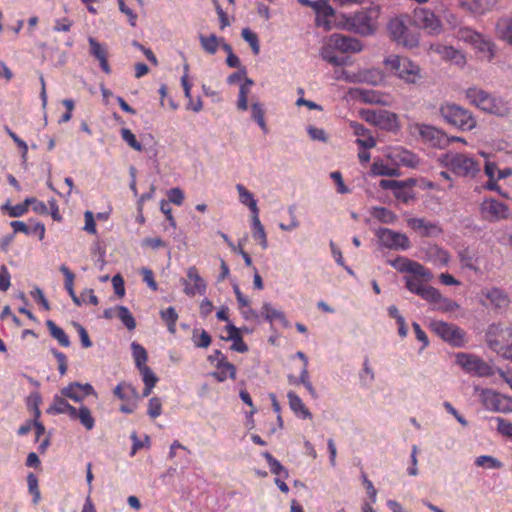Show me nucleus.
<instances>
[{
    "instance_id": "3",
    "label": "nucleus",
    "mask_w": 512,
    "mask_h": 512,
    "mask_svg": "<svg viewBox=\"0 0 512 512\" xmlns=\"http://www.w3.org/2000/svg\"><path fill=\"white\" fill-rule=\"evenodd\" d=\"M440 164L457 177H475L480 164L473 157L458 152H447L439 156Z\"/></svg>"
},
{
    "instance_id": "36",
    "label": "nucleus",
    "mask_w": 512,
    "mask_h": 512,
    "mask_svg": "<svg viewBox=\"0 0 512 512\" xmlns=\"http://www.w3.org/2000/svg\"><path fill=\"white\" fill-rule=\"evenodd\" d=\"M361 99L369 104L389 105L390 101L387 95L372 89L360 90Z\"/></svg>"
},
{
    "instance_id": "8",
    "label": "nucleus",
    "mask_w": 512,
    "mask_h": 512,
    "mask_svg": "<svg viewBox=\"0 0 512 512\" xmlns=\"http://www.w3.org/2000/svg\"><path fill=\"white\" fill-rule=\"evenodd\" d=\"M360 116L363 120L382 130L395 131L399 128L398 116L384 109H362Z\"/></svg>"
},
{
    "instance_id": "60",
    "label": "nucleus",
    "mask_w": 512,
    "mask_h": 512,
    "mask_svg": "<svg viewBox=\"0 0 512 512\" xmlns=\"http://www.w3.org/2000/svg\"><path fill=\"white\" fill-rule=\"evenodd\" d=\"M26 204H28V207L31 206L32 210L38 214H48L47 204L37 200L36 198H27Z\"/></svg>"
},
{
    "instance_id": "58",
    "label": "nucleus",
    "mask_w": 512,
    "mask_h": 512,
    "mask_svg": "<svg viewBox=\"0 0 512 512\" xmlns=\"http://www.w3.org/2000/svg\"><path fill=\"white\" fill-rule=\"evenodd\" d=\"M72 326L75 328L76 332L81 341V345L83 348H90L92 346V341L88 335L87 330L79 323L72 322Z\"/></svg>"
},
{
    "instance_id": "27",
    "label": "nucleus",
    "mask_w": 512,
    "mask_h": 512,
    "mask_svg": "<svg viewBox=\"0 0 512 512\" xmlns=\"http://www.w3.org/2000/svg\"><path fill=\"white\" fill-rule=\"evenodd\" d=\"M496 37L512 46V16L500 17L495 25Z\"/></svg>"
},
{
    "instance_id": "29",
    "label": "nucleus",
    "mask_w": 512,
    "mask_h": 512,
    "mask_svg": "<svg viewBox=\"0 0 512 512\" xmlns=\"http://www.w3.org/2000/svg\"><path fill=\"white\" fill-rule=\"evenodd\" d=\"M316 25L319 27H323L325 30H330L332 28V19L334 17L333 8L328 5L326 0H323L319 9L316 11Z\"/></svg>"
},
{
    "instance_id": "17",
    "label": "nucleus",
    "mask_w": 512,
    "mask_h": 512,
    "mask_svg": "<svg viewBox=\"0 0 512 512\" xmlns=\"http://www.w3.org/2000/svg\"><path fill=\"white\" fill-rule=\"evenodd\" d=\"M481 399L487 409L504 413L512 411V400L493 390H483L481 393Z\"/></svg>"
},
{
    "instance_id": "1",
    "label": "nucleus",
    "mask_w": 512,
    "mask_h": 512,
    "mask_svg": "<svg viewBox=\"0 0 512 512\" xmlns=\"http://www.w3.org/2000/svg\"><path fill=\"white\" fill-rule=\"evenodd\" d=\"M362 43L351 36L334 33L330 35L320 49V56L323 60L335 66H343L346 63L344 57L336 55V51L341 53H357L362 50Z\"/></svg>"
},
{
    "instance_id": "22",
    "label": "nucleus",
    "mask_w": 512,
    "mask_h": 512,
    "mask_svg": "<svg viewBox=\"0 0 512 512\" xmlns=\"http://www.w3.org/2000/svg\"><path fill=\"white\" fill-rule=\"evenodd\" d=\"M481 110L499 117H505L510 113L508 102L490 93L484 98Z\"/></svg>"
},
{
    "instance_id": "31",
    "label": "nucleus",
    "mask_w": 512,
    "mask_h": 512,
    "mask_svg": "<svg viewBox=\"0 0 512 512\" xmlns=\"http://www.w3.org/2000/svg\"><path fill=\"white\" fill-rule=\"evenodd\" d=\"M290 409L303 419L312 418L311 412L303 403L302 399L293 391L287 393Z\"/></svg>"
},
{
    "instance_id": "40",
    "label": "nucleus",
    "mask_w": 512,
    "mask_h": 512,
    "mask_svg": "<svg viewBox=\"0 0 512 512\" xmlns=\"http://www.w3.org/2000/svg\"><path fill=\"white\" fill-rule=\"evenodd\" d=\"M261 314L265 317V319L269 322L279 321L281 323L287 324V320L285 315L280 310L275 309L269 303H264L262 306Z\"/></svg>"
},
{
    "instance_id": "23",
    "label": "nucleus",
    "mask_w": 512,
    "mask_h": 512,
    "mask_svg": "<svg viewBox=\"0 0 512 512\" xmlns=\"http://www.w3.org/2000/svg\"><path fill=\"white\" fill-rule=\"evenodd\" d=\"M66 415H68L71 420L79 421L86 430H92L95 426V419L90 409L86 406L76 408L66 403Z\"/></svg>"
},
{
    "instance_id": "7",
    "label": "nucleus",
    "mask_w": 512,
    "mask_h": 512,
    "mask_svg": "<svg viewBox=\"0 0 512 512\" xmlns=\"http://www.w3.org/2000/svg\"><path fill=\"white\" fill-rule=\"evenodd\" d=\"M430 329L453 347H464L467 343L466 332L456 324L435 320L430 323Z\"/></svg>"
},
{
    "instance_id": "18",
    "label": "nucleus",
    "mask_w": 512,
    "mask_h": 512,
    "mask_svg": "<svg viewBox=\"0 0 512 512\" xmlns=\"http://www.w3.org/2000/svg\"><path fill=\"white\" fill-rule=\"evenodd\" d=\"M417 129L421 138L433 147L444 148L450 143L449 137L433 126L421 124Z\"/></svg>"
},
{
    "instance_id": "54",
    "label": "nucleus",
    "mask_w": 512,
    "mask_h": 512,
    "mask_svg": "<svg viewBox=\"0 0 512 512\" xmlns=\"http://www.w3.org/2000/svg\"><path fill=\"white\" fill-rule=\"evenodd\" d=\"M117 312L119 319L127 327V329L133 330L136 327L135 319L127 307L118 306Z\"/></svg>"
},
{
    "instance_id": "44",
    "label": "nucleus",
    "mask_w": 512,
    "mask_h": 512,
    "mask_svg": "<svg viewBox=\"0 0 512 512\" xmlns=\"http://www.w3.org/2000/svg\"><path fill=\"white\" fill-rule=\"evenodd\" d=\"M481 36V33L468 27L460 28L457 32V38L459 40L469 43L472 46L477 44Z\"/></svg>"
},
{
    "instance_id": "25",
    "label": "nucleus",
    "mask_w": 512,
    "mask_h": 512,
    "mask_svg": "<svg viewBox=\"0 0 512 512\" xmlns=\"http://www.w3.org/2000/svg\"><path fill=\"white\" fill-rule=\"evenodd\" d=\"M95 395L96 392L93 386L89 383L80 384L78 382L70 383L66 386V398L75 402H82L86 397Z\"/></svg>"
},
{
    "instance_id": "13",
    "label": "nucleus",
    "mask_w": 512,
    "mask_h": 512,
    "mask_svg": "<svg viewBox=\"0 0 512 512\" xmlns=\"http://www.w3.org/2000/svg\"><path fill=\"white\" fill-rule=\"evenodd\" d=\"M379 14V8L374 7L360 11L353 17V26L356 31L362 35L373 34L376 29V18Z\"/></svg>"
},
{
    "instance_id": "35",
    "label": "nucleus",
    "mask_w": 512,
    "mask_h": 512,
    "mask_svg": "<svg viewBox=\"0 0 512 512\" xmlns=\"http://www.w3.org/2000/svg\"><path fill=\"white\" fill-rule=\"evenodd\" d=\"M252 237L255 241L259 242L263 250L268 248L267 235L259 219V215L252 216Z\"/></svg>"
},
{
    "instance_id": "49",
    "label": "nucleus",
    "mask_w": 512,
    "mask_h": 512,
    "mask_svg": "<svg viewBox=\"0 0 512 512\" xmlns=\"http://www.w3.org/2000/svg\"><path fill=\"white\" fill-rule=\"evenodd\" d=\"M404 186H406V185L403 181H397V180L382 179L379 182L380 188H382L384 190H392L394 193V196L396 198L402 197L401 191L403 190Z\"/></svg>"
},
{
    "instance_id": "28",
    "label": "nucleus",
    "mask_w": 512,
    "mask_h": 512,
    "mask_svg": "<svg viewBox=\"0 0 512 512\" xmlns=\"http://www.w3.org/2000/svg\"><path fill=\"white\" fill-rule=\"evenodd\" d=\"M215 367L216 371L212 372L211 376L218 382H224L227 379H236V367L234 364L228 362V360L221 358V363H216Z\"/></svg>"
},
{
    "instance_id": "46",
    "label": "nucleus",
    "mask_w": 512,
    "mask_h": 512,
    "mask_svg": "<svg viewBox=\"0 0 512 512\" xmlns=\"http://www.w3.org/2000/svg\"><path fill=\"white\" fill-rule=\"evenodd\" d=\"M251 113L253 120L258 123V125L260 126L264 133H267L268 128L264 119L265 110L263 108V105L259 102L253 103L251 105Z\"/></svg>"
},
{
    "instance_id": "47",
    "label": "nucleus",
    "mask_w": 512,
    "mask_h": 512,
    "mask_svg": "<svg viewBox=\"0 0 512 512\" xmlns=\"http://www.w3.org/2000/svg\"><path fill=\"white\" fill-rule=\"evenodd\" d=\"M371 173L378 176H398V169L383 162L375 161L371 166Z\"/></svg>"
},
{
    "instance_id": "21",
    "label": "nucleus",
    "mask_w": 512,
    "mask_h": 512,
    "mask_svg": "<svg viewBox=\"0 0 512 512\" xmlns=\"http://www.w3.org/2000/svg\"><path fill=\"white\" fill-rule=\"evenodd\" d=\"M407 225L414 230L421 237H431L442 233V228L424 218H410L407 220Z\"/></svg>"
},
{
    "instance_id": "4",
    "label": "nucleus",
    "mask_w": 512,
    "mask_h": 512,
    "mask_svg": "<svg viewBox=\"0 0 512 512\" xmlns=\"http://www.w3.org/2000/svg\"><path fill=\"white\" fill-rule=\"evenodd\" d=\"M385 68L407 84H416L421 80V68L408 57L389 55L383 61Z\"/></svg>"
},
{
    "instance_id": "55",
    "label": "nucleus",
    "mask_w": 512,
    "mask_h": 512,
    "mask_svg": "<svg viewBox=\"0 0 512 512\" xmlns=\"http://www.w3.org/2000/svg\"><path fill=\"white\" fill-rule=\"evenodd\" d=\"M435 306L438 310L443 312H453L459 308V305L455 301L443 297L441 294L440 299L435 302Z\"/></svg>"
},
{
    "instance_id": "61",
    "label": "nucleus",
    "mask_w": 512,
    "mask_h": 512,
    "mask_svg": "<svg viewBox=\"0 0 512 512\" xmlns=\"http://www.w3.org/2000/svg\"><path fill=\"white\" fill-rule=\"evenodd\" d=\"M168 199L175 205H182L184 201V193L180 188H172L168 191Z\"/></svg>"
},
{
    "instance_id": "64",
    "label": "nucleus",
    "mask_w": 512,
    "mask_h": 512,
    "mask_svg": "<svg viewBox=\"0 0 512 512\" xmlns=\"http://www.w3.org/2000/svg\"><path fill=\"white\" fill-rule=\"evenodd\" d=\"M142 246L156 250L166 247V243L159 237H147L143 239Z\"/></svg>"
},
{
    "instance_id": "51",
    "label": "nucleus",
    "mask_w": 512,
    "mask_h": 512,
    "mask_svg": "<svg viewBox=\"0 0 512 512\" xmlns=\"http://www.w3.org/2000/svg\"><path fill=\"white\" fill-rule=\"evenodd\" d=\"M475 465L478 467H484L489 469H500L503 467L502 462L489 455L478 456L475 459Z\"/></svg>"
},
{
    "instance_id": "33",
    "label": "nucleus",
    "mask_w": 512,
    "mask_h": 512,
    "mask_svg": "<svg viewBox=\"0 0 512 512\" xmlns=\"http://www.w3.org/2000/svg\"><path fill=\"white\" fill-rule=\"evenodd\" d=\"M236 190L239 194V201L241 204L247 206L253 215H259V209L257 206V201L254 198V195L247 190V188L243 184H237Z\"/></svg>"
},
{
    "instance_id": "32",
    "label": "nucleus",
    "mask_w": 512,
    "mask_h": 512,
    "mask_svg": "<svg viewBox=\"0 0 512 512\" xmlns=\"http://www.w3.org/2000/svg\"><path fill=\"white\" fill-rule=\"evenodd\" d=\"M138 370L144 382L142 397H148L156 386L158 377L149 366L140 367Z\"/></svg>"
},
{
    "instance_id": "5",
    "label": "nucleus",
    "mask_w": 512,
    "mask_h": 512,
    "mask_svg": "<svg viewBox=\"0 0 512 512\" xmlns=\"http://www.w3.org/2000/svg\"><path fill=\"white\" fill-rule=\"evenodd\" d=\"M488 346L503 358L512 360V327L489 325L486 332Z\"/></svg>"
},
{
    "instance_id": "63",
    "label": "nucleus",
    "mask_w": 512,
    "mask_h": 512,
    "mask_svg": "<svg viewBox=\"0 0 512 512\" xmlns=\"http://www.w3.org/2000/svg\"><path fill=\"white\" fill-rule=\"evenodd\" d=\"M307 132H308L310 138L313 139V140H318V141H322V142H326L327 141V134L324 131V129H322V128H317V127H314V126H309L307 128Z\"/></svg>"
},
{
    "instance_id": "57",
    "label": "nucleus",
    "mask_w": 512,
    "mask_h": 512,
    "mask_svg": "<svg viewBox=\"0 0 512 512\" xmlns=\"http://www.w3.org/2000/svg\"><path fill=\"white\" fill-rule=\"evenodd\" d=\"M162 413V403L158 397H152L148 403L147 414L155 419Z\"/></svg>"
},
{
    "instance_id": "14",
    "label": "nucleus",
    "mask_w": 512,
    "mask_h": 512,
    "mask_svg": "<svg viewBox=\"0 0 512 512\" xmlns=\"http://www.w3.org/2000/svg\"><path fill=\"white\" fill-rule=\"evenodd\" d=\"M456 363L465 371L475 373L478 376L491 374V367L484 360L472 354L458 353L456 355Z\"/></svg>"
},
{
    "instance_id": "2",
    "label": "nucleus",
    "mask_w": 512,
    "mask_h": 512,
    "mask_svg": "<svg viewBox=\"0 0 512 512\" xmlns=\"http://www.w3.org/2000/svg\"><path fill=\"white\" fill-rule=\"evenodd\" d=\"M387 32L391 41L407 49L418 47L420 33L412 26V20L408 15H400L392 18L387 24Z\"/></svg>"
},
{
    "instance_id": "24",
    "label": "nucleus",
    "mask_w": 512,
    "mask_h": 512,
    "mask_svg": "<svg viewBox=\"0 0 512 512\" xmlns=\"http://www.w3.org/2000/svg\"><path fill=\"white\" fill-rule=\"evenodd\" d=\"M353 130L354 135L358 136L356 144L363 149H371L376 146V140L370 133V131L364 127L361 123L351 121L349 124Z\"/></svg>"
},
{
    "instance_id": "38",
    "label": "nucleus",
    "mask_w": 512,
    "mask_h": 512,
    "mask_svg": "<svg viewBox=\"0 0 512 512\" xmlns=\"http://www.w3.org/2000/svg\"><path fill=\"white\" fill-rule=\"evenodd\" d=\"M252 85L253 80L250 78H245L244 82L240 85L237 108L241 111L248 109V94L250 93Z\"/></svg>"
},
{
    "instance_id": "20",
    "label": "nucleus",
    "mask_w": 512,
    "mask_h": 512,
    "mask_svg": "<svg viewBox=\"0 0 512 512\" xmlns=\"http://www.w3.org/2000/svg\"><path fill=\"white\" fill-rule=\"evenodd\" d=\"M430 50L438 54L443 60L450 61L459 67H463L466 64V57L462 51L452 46L432 44Z\"/></svg>"
},
{
    "instance_id": "50",
    "label": "nucleus",
    "mask_w": 512,
    "mask_h": 512,
    "mask_svg": "<svg viewBox=\"0 0 512 512\" xmlns=\"http://www.w3.org/2000/svg\"><path fill=\"white\" fill-rule=\"evenodd\" d=\"M425 282L427 281L421 278L420 276L412 275L405 277L406 288L410 292L417 295H419L421 289H424V287L426 286Z\"/></svg>"
},
{
    "instance_id": "16",
    "label": "nucleus",
    "mask_w": 512,
    "mask_h": 512,
    "mask_svg": "<svg viewBox=\"0 0 512 512\" xmlns=\"http://www.w3.org/2000/svg\"><path fill=\"white\" fill-rule=\"evenodd\" d=\"M391 265L399 272H406L415 276H420L426 281H431L433 279V274L429 269L408 258L398 257L391 262Z\"/></svg>"
},
{
    "instance_id": "15",
    "label": "nucleus",
    "mask_w": 512,
    "mask_h": 512,
    "mask_svg": "<svg viewBox=\"0 0 512 512\" xmlns=\"http://www.w3.org/2000/svg\"><path fill=\"white\" fill-rule=\"evenodd\" d=\"M376 234L381 244L387 248L406 250L410 247L409 238L403 233L388 228H380Z\"/></svg>"
},
{
    "instance_id": "9",
    "label": "nucleus",
    "mask_w": 512,
    "mask_h": 512,
    "mask_svg": "<svg viewBox=\"0 0 512 512\" xmlns=\"http://www.w3.org/2000/svg\"><path fill=\"white\" fill-rule=\"evenodd\" d=\"M479 213L485 221L498 222L509 217L510 209L506 204L496 199L488 198L480 204Z\"/></svg>"
},
{
    "instance_id": "43",
    "label": "nucleus",
    "mask_w": 512,
    "mask_h": 512,
    "mask_svg": "<svg viewBox=\"0 0 512 512\" xmlns=\"http://www.w3.org/2000/svg\"><path fill=\"white\" fill-rule=\"evenodd\" d=\"M131 349L135 366L137 367V369L143 366H147L146 362L148 360V355L146 349L136 342H133L131 344Z\"/></svg>"
},
{
    "instance_id": "26",
    "label": "nucleus",
    "mask_w": 512,
    "mask_h": 512,
    "mask_svg": "<svg viewBox=\"0 0 512 512\" xmlns=\"http://www.w3.org/2000/svg\"><path fill=\"white\" fill-rule=\"evenodd\" d=\"M482 295L489 301V304L496 309L507 308L510 303L508 295L499 288L483 290Z\"/></svg>"
},
{
    "instance_id": "6",
    "label": "nucleus",
    "mask_w": 512,
    "mask_h": 512,
    "mask_svg": "<svg viewBox=\"0 0 512 512\" xmlns=\"http://www.w3.org/2000/svg\"><path fill=\"white\" fill-rule=\"evenodd\" d=\"M440 113L445 121L462 131H469L476 127V119L467 109L456 104H444Z\"/></svg>"
},
{
    "instance_id": "10",
    "label": "nucleus",
    "mask_w": 512,
    "mask_h": 512,
    "mask_svg": "<svg viewBox=\"0 0 512 512\" xmlns=\"http://www.w3.org/2000/svg\"><path fill=\"white\" fill-rule=\"evenodd\" d=\"M415 24L431 35H438L442 32V23L438 16L430 9L415 8L413 12Z\"/></svg>"
},
{
    "instance_id": "19",
    "label": "nucleus",
    "mask_w": 512,
    "mask_h": 512,
    "mask_svg": "<svg viewBox=\"0 0 512 512\" xmlns=\"http://www.w3.org/2000/svg\"><path fill=\"white\" fill-rule=\"evenodd\" d=\"M461 9L476 16H481L493 10L498 0H457Z\"/></svg>"
},
{
    "instance_id": "62",
    "label": "nucleus",
    "mask_w": 512,
    "mask_h": 512,
    "mask_svg": "<svg viewBox=\"0 0 512 512\" xmlns=\"http://www.w3.org/2000/svg\"><path fill=\"white\" fill-rule=\"evenodd\" d=\"M46 325L51 335L55 339H57L61 345H64V331L61 328L57 327L52 320H47Z\"/></svg>"
},
{
    "instance_id": "39",
    "label": "nucleus",
    "mask_w": 512,
    "mask_h": 512,
    "mask_svg": "<svg viewBox=\"0 0 512 512\" xmlns=\"http://www.w3.org/2000/svg\"><path fill=\"white\" fill-rule=\"evenodd\" d=\"M487 91L478 88L470 87L466 90V98L470 104L476 106L481 110L484 98L487 96Z\"/></svg>"
},
{
    "instance_id": "34",
    "label": "nucleus",
    "mask_w": 512,
    "mask_h": 512,
    "mask_svg": "<svg viewBox=\"0 0 512 512\" xmlns=\"http://www.w3.org/2000/svg\"><path fill=\"white\" fill-rule=\"evenodd\" d=\"M473 48L477 50L482 59H485L487 61L492 60L495 56L494 43L489 38H486L484 35H482L479 38V41L477 42L476 45L473 46Z\"/></svg>"
},
{
    "instance_id": "56",
    "label": "nucleus",
    "mask_w": 512,
    "mask_h": 512,
    "mask_svg": "<svg viewBox=\"0 0 512 512\" xmlns=\"http://www.w3.org/2000/svg\"><path fill=\"white\" fill-rule=\"evenodd\" d=\"M440 292L438 289L432 287V286H428L426 285L424 287V289H421L420 293L418 296H420L421 298H423L424 300L430 302V303H433L435 304V302L440 299Z\"/></svg>"
},
{
    "instance_id": "37",
    "label": "nucleus",
    "mask_w": 512,
    "mask_h": 512,
    "mask_svg": "<svg viewBox=\"0 0 512 512\" xmlns=\"http://www.w3.org/2000/svg\"><path fill=\"white\" fill-rule=\"evenodd\" d=\"M199 41L202 49L206 53L214 55L217 52L218 48L220 47L222 38L217 37L215 34H210L208 36L200 35Z\"/></svg>"
},
{
    "instance_id": "12",
    "label": "nucleus",
    "mask_w": 512,
    "mask_h": 512,
    "mask_svg": "<svg viewBox=\"0 0 512 512\" xmlns=\"http://www.w3.org/2000/svg\"><path fill=\"white\" fill-rule=\"evenodd\" d=\"M183 285V292L189 297L204 295L207 290L205 280L200 276L198 269L191 266L186 271V277L180 280Z\"/></svg>"
},
{
    "instance_id": "30",
    "label": "nucleus",
    "mask_w": 512,
    "mask_h": 512,
    "mask_svg": "<svg viewBox=\"0 0 512 512\" xmlns=\"http://www.w3.org/2000/svg\"><path fill=\"white\" fill-rule=\"evenodd\" d=\"M89 45H90V52L91 54L99 60L101 69L109 74L111 72L110 66L107 61V49L100 44L97 40L94 38H89Z\"/></svg>"
},
{
    "instance_id": "52",
    "label": "nucleus",
    "mask_w": 512,
    "mask_h": 512,
    "mask_svg": "<svg viewBox=\"0 0 512 512\" xmlns=\"http://www.w3.org/2000/svg\"><path fill=\"white\" fill-rule=\"evenodd\" d=\"M241 36L250 45L253 53L258 55L260 52V45L257 34L249 28H244L242 29Z\"/></svg>"
},
{
    "instance_id": "48",
    "label": "nucleus",
    "mask_w": 512,
    "mask_h": 512,
    "mask_svg": "<svg viewBox=\"0 0 512 512\" xmlns=\"http://www.w3.org/2000/svg\"><path fill=\"white\" fill-rule=\"evenodd\" d=\"M192 341L198 348H208L212 339L207 331L194 329L192 332Z\"/></svg>"
},
{
    "instance_id": "42",
    "label": "nucleus",
    "mask_w": 512,
    "mask_h": 512,
    "mask_svg": "<svg viewBox=\"0 0 512 512\" xmlns=\"http://www.w3.org/2000/svg\"><path fill=\"white\" fill-rule=\"evenodd\" d=\"M162 320L166 323L168 331L172 334L176 333V323L178 320V314L174 307H168L160 311Z\"/></svg>"
},
{
    "instance_id": "53",
    "label": "nucleus",
    "mask_w": 512,
    "mask_h": 512,
    "mask_svg": "<svg viewBox=\"0 0 512 512\" xmlns=\"http://www.w3.org/2000/svg\"><path fill=\"white\" fill-rule=\"evenodd\" d=\"M121 137L124 142L127 143L132 149L142 152L143 151V145L137 140L136 136L132 133V131L128 128H122L121 131Z\"/></svg>"
},
{
    "instance_id": "41",
    "label": "nucleus",
    "mask_w": 512,
    "mask_h": 512,
    "mask_svg": "<svg viewBox=\"0 0 512 512\" xmlns=\"http://www.w3.org/2000/svg\"><path fill=\"white\" fill-rule=\"evenodd\" d=\"M265 458L272 474L280 475L284 478L288 477V470L269 452H264Z\"/></svg>"
},
{
    "instance_id": "45",
    "label": "nucleus",
    "mask_w": 512,
    "mask_h": 512,
    "mask_svg": "<svg viewBox=\"0 0 512 512\" xmlns=\"http://www.w3.org/2000/svg\"><path fill=\"white\" fill-rule=\"evenodd\" d=\"M371 215L382 223L390 224L396 220V215L385 207H374L371 211Z\"/></svg>"
},
{
    "instance_id": "11",
    "label": "nucleus",
    "mask_w": 512,
    "mask_h": 512,
    "mask_svg": "<svg viewBox=\"0 0 512 512\" xmlns=\"http://www.w3.org/2000/svg\"><path fill=\"white\" fill-rule=\"evenodd\" d=\"M114 395L124 402L120 406V411L125 414L133 413L141 398L136 388L126 382H121L114 388Z\"/></svg>"
},
{
    "instance_id": "59",
    "label": "nucleus",
    "mask_w": 512,
    "mask_h": 512,
    "mask_svg": "<svg viewBox=\"0 0 512 512\" xmlns=\"http://www.w3.org/2000/svg\"><path fill=\"white\" fill-rule=\"evenodd\" d=\"M497 430L500 434L506 437H512V423L504 418L496 417Z\"/></svg>"
}]
</instances>
